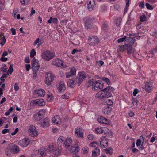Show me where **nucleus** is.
<instances>
[{
	"mask_svg": "<svg viewBox=\"0 0 157 157\" xmlns=\"http://www.w3.org/2000/svg\"><path fill=\"white\" fill-rule=\"evenodd\" d=\"M38 151L42 157L46 155L47 153L52 154L54 155L57 156L61 152L60 148H57L54 145L52 144L49 145L47 148H45L44 150L43 148H41L39 149Z\"/></svg>",
	"mask_w": 157,
	"mask_h": 157,
	"instance_id": "1",
	"label": "nucleus"
},
{
	"mask_svg": "<svg viewBox=\"0 0 157 157\" xmlns=\"http://www.w3.org/2000/svg\"><path fill=\"white\" fill-rule=\"evenodd\" d=\"M114 90V88L110 86H108L102 90L98 92L95 95L97 98L102 99L110 97L111 92Z\"/></svg>",
	"mask_w": 157,
	"mask_h": 157,
	"instance_id": "2",
	"label": "nucleus"
},
{
	"mask_svg": "<svg viewBox=\"0 0 157 157\" xmlns=\"http://www.w3.org/2000/svg\"><path fill=\"white\" fill-rule=\"evenodd\" d=\"M20 151L18 147L13 143H10L8 144L7 148L5 150V152L6 155L10 156V152L14 154L18 153Z\"/></svg>",
	"mask_w": 157,
	"mask_h": 157,
	"instance_id": "3",
	"label": "nucleus"
},
{
	"mask_svg": "<svg viewBox=\"0 0 157 157\" xmlns=\"http://www.w3.org/2000/svg\"><path fill=\"white\" fill-rule=\"evenodd\" d=\"M32 64V68L33 69V78H36L37 77V72L39 70L40 68V65L38 61L35 58H33L31 61Z\"/></svg>",
	"mask_w": 157,
	"mask_h": 157,
	"instance_id": "4",
	"label": "nucleus"
},
{
	"mask_svg": "<svg viewBox=\"0 0 157 157\" xmlns=\"http://www.w3.org/2000/svg\"><path fill=\"white\" fill-rule=\"evenodd\" d=\"M41 56L45 61H49L54 57L55 54L50 50H46L42 52Z\"/></svg>",
	"mask_w": 157,
	"mask_h": 157,
	"instance_id": "5",
	"label": "nucleus"
},
{
	"mask_svg": "<svg viewBox=\"0 0 157 157\" xmlns=\"http://www.w3.org/2000/svg\"><path fill=\"white\" fill-rule=\"evenodd\" d=\"M132 45L129 44H125L121 46L119 49L120 51H125L128 55L132 54L134 53V51Z\"/></svg>",
	"mask_w": 157,
	"mask_h": 157,
	"instance_id": "6",
	"label": "nucleus"
},
{
	"mask_svg": "<svg viewBox=\"0 0 157 157\" xmlns=\"http://www.w3.org/2000/svg\"><path fill=\"white\" fill-rule=\"evenodd\" d=\"M99 42L100 40L97 36H91L88 37V42L90 45H96Z\"/></svg>",
	"mask_w": 157,
	"mask_h": 157,
	"instance_id": "7",
	"label": "nucleus"
},
{
	"mask_svg": "<svg viewBox=\"0 0 157 157\" xmlns=\"http://www.w3.org/2000/svg\"><path fill=\"white\" fill-rule=\"evenodd\" d=\"M46 111L44 109L40 110L38 113H36L33 116V119L35 121H40L45 113Z\"/></svg>",
	"mask_w": 157,
	"mask_h": 157,
	"instance_id": "8",
	"label": "nucleus"
},
{
	"mask_svg": "<svg viewBox=\"0 0 157 157\" xmlns=\"http://www.w3.org/2000/svg\"><path fill=\"white\" fill-rule=\"evenodd\" d=\"M54 75L51 73L48 72L45 75V83L48 85H50L53 82Z\"/></svg>",
	"mask_w": 157,
	"mask_h": 157,
	"instance_id": "9",
	"label": "nucleus"
},
{
	"mask_svg": "<svg viewBox=\"0 0 157 157\" xmlns=\"http://www.w3.org/2000/svg\"><path fill=\"white\" fill-rule=\"evenodd\" d=\"M52 64L56 67L62 68H65L67 66L63 63V61L59 58H57L54 59L52 61Z\"/></svg>",
	"mask_w": 157,
	"mask_h": 157,
	"instance_id": "10",
	"label": "nucleus"
},
{
	"mask_svg": "<svg viewBox=\"0 0 157 157\" xmlns=\"http://www.w3.org/2000/svg\"><path fill=\"white\" fill-rule=\"evenodd\" d=\"M30 104L31 106H35L36 105L42 106L45 105V103L43 99H40L32 101Z\"/></svg>",
	"mask_w": 157,
	"mask_h": 157,
	"instance_id": "11",
	"label": "nucleus"
},
{
	"mask_svg": "<svg viewBox=\"0 0 157 157\" xmlns=\"http://www.w3.org/2000/svg\"><path fill=\"white\" fill-rule=\"evenodd\" d=\"M28 132L30 136L32 137H36L38 135V132L36 130V128L33 125L29 126Z\"/></svg>",
	"mask_w": 157,
	"mask_h": 157,
	"instance_id": "12",
	"label": "nucleus"
},
{
	"mask_svg": "<svg viewBox=\"0 0 157 157\" xmlns=\"http://www.w3.org/2000/svg\"><path fill=\"white\" fill-rule=\"evenodd\" d=\"M103 84L100 81H94V86H93L92 89L93 90H99L103 87Z\"/></svg>",
	"mask_w": 157,
	"mask_h": 157,
	"instance_id": "13",
	"label": "nucleus"
},
{
	"mask_svg": "<svg viewBox=\"0 0 157 157\" xmlns=\"http://www.w3.org/2000/svg\"><path fill=\"white\" fill-rule=\"evenodd\" d=\"M108 139L105 136L101 137L100 140V146L103 149L106 147L108 146Z\"/></svg>",
	"mask_w": 157,
	"mask_h": 157,
	"instance_id": "14",
	"label": "nucleus"
},
{
	"mask_svg": "<svg viewBox=\"0 0 157 157\" xmlns=\"http://www.w3.org/2000/svg\"><path fill=\"white\" fill-rule=\"evenodd\" d=\"M49 119L47 117L44 119L40 122V124L42 127L46 128L49 126Z\"/></svg>",
	"mask_w": 157,
	"mask_h": 157,
	"instance_id": "15",
	"label": "nucleus"
},
{
	"mask_svg": "<svg viewBox=\"0 0 157 157\" xmlns=\"http://www.w3.org/2000/svg\"><path fill=\"white\" fill-rule=\"evenodd\" d=\"M30 140L28 139L25 138L20 140L19 142V145L23 147H26L29 144Z\"/></svg>",
	"mask_w": 157,
	"mask_h": 157,
	"instance_id": "16",
	"label": "nucleus"
},
{
	"mask_svg": "<svg viewBox=\"0 0 157 157\" xmlns=\"http://www.w3.org/2000/svg\"><path fill=\"white\" fill-rule=\"evenodd\" d=\"M34 94L37 96L43 97L45 94V92L43 89H40L35 91Z\"/></svg>",
	"mask_w": 157,
	"mask_h": 157,
	"instance_id": "17",
	"label": "nucleus"
},
{
	"mask_svg": "<svg viewBox=\"0 0 157 157\" xmlns=\"http://www.w3.org/2000/svg\"><path fill=\"white\" fill-rule=\"evenodd\" d=\"M93 21V19L90 18H87L85 22V27L88 29L90 28L91 24Z\"/></svg>",
	"mask_w": 157,
	"mask_h": 157,
	"instance_id": "18",
	"label": "nucleus"
},
{
	"mask_svg": "<svg viewBox=\"0 0 157 157\" xmlns=\"http://www.w3.org/2000/svg\"><path fill=\"white\" fill-rule=\"evenodd\" d=\"M52 121L55 124H58L61 123V120L59 116L57 115L55 116L52 118Z\"/></svg>",
	"mask_w": 157,
	"mask_h": 157,
	"instance_id": "19",
	"label": "nucleus"
},
{
	"mask_svg": "<svg viewBox=\"0 0 157 157\" xmlns=\"http://www.w3.org/2000/svg\"><path fill=\"white\" fill-rule=\"evenodd\" d=\"M112 108L109 106H105L102 109V112L105 114L110 115Z\"/></svg>",
	"mask_w": 157,
	"mask_h": 157,
	"instance_id": "20",
	"label": "nucleus"
},
{
	"mask_svg": "<svg viewBox=\"0 0 157 157\" xmlns=\"http://www.w3.org/2000/svg\"><path fill=\"white\" fill-rule=\"evenodd\" d=\"M72 142V140L71 138H67L64 142V146L66 148H68Z\"/></svg>",
	"mask_w": 157,
	"mask_h": 157,
	"instance_id": "21",
	"label": "nucleus"
},
{
	"mask_svg": "<svg viewBox=\"0 0 157 157\" xmlns=\"http://www.w3.org/2000/svg\"><path fill=\"white\" fill-rule=\"evenodd\" d=\"M79 151V149L78 147H71L69 149V151L70 153H74L76 154Z\"/></svg>",
	"mask_w": 157,
	"mask_h": 157,
	"instance_id": "22",
	"label": "nucleus"
},
{
	"mask_svg": "<svg viewBox=\"0 0 157 157\" xmlns=\"http://www.w3.org/2000/svg\"><path fill=\"white\" fill-rule=\"evenodd\" d=\"M100 153V149L97 147L92 151V157H97L99 155Z\"/></svg>",
	"mask_w": 157,
	"mask_h": 157,
	"instance_id": "23",
	"label": "nucleus"
},
{
	"mask_svg": "<svg viewBox=\"0 0 157 157\" xmlns=\"http://www.w3.org/2000/svg\"><path fill=\"white\" fill-rule=\"evenodd\" d=\"M98 121L99 123L103 124H107L109 123L108 120L102 116H100L99 118H98Z\"/></svg>",
	"mask_w": 157,
	"mask_h": 157,
	"instance_id": "24",
	"label": "nucleus"
},
{
	"mask_svg": "<svg viewBox=\"0 0 157 157\" xmlns=\"http://www.w3.org/2000/svg\"><path fill=\"white\" fill-rule=\"evenodd\" d=\"M79 78L78 79L79 83L78 85L79 86L80 83L82 82L83 79L86 78L85 75L83 73L80 72L79 73Z\"/></svg>",
	"mask_w": 157,
	"mask_h": 157,
	"instance_id": "25",
	"label": "nucleus"
},
{
	"mask_svg": "<svg viewBox=\"0 0 157 157\" xmlns=\"http://www.w3.org/2000/svg\"><path fill=\"white\" fill-rule=\"evenodd\" d=\"M66 87L65 84L61 82L59 85V86L58 88V90L59 92H63L65 90Z\"/></svg>",
	"mask_w": 157,
	"mask_h": 157,
	"instance_id": "26",
	"label": "nucleus"
},
{
	"mask_svg": "<svg viewBox=\"0 0 157 157\" xmlns=\"http://www.w3.org/2000/svg\"><path fill=\"white\" fill-rule=\"evenodd\" d=\"M75 79L74 78H73V79H69L67 82L68 86L71 87H74L75 85Z\"/></svg>",
	"mask_w": 157,
	"mask_h": 157,
	"instance_id": "27",
	"label": "nucleus"
},
{
	"mask_svg": "<svg viewBox=\"0 0 157 157\" xmlns=\"http://www.w3.org/2000/svg\"><path fill=\"white\" fill-rule=\"evenodd\" d=\"M75 134H77L78 137L81 138L83 137V133L80 131L79 128H76L75 130Z\"/></svg>",
	"mask_w": 157,
	"mask_h": 157,
	"instance_id": "28",
	"label": "nucleus"
},
{
	"mask_svg": "<svg viewBox=\"0 0 157 157\" xmlns=\"http://www.w3.org/2000/svg\"><path fill=\"white\" fill-rule=\"evenodd\" d=\"M151 87L152 86H150V83L147 82L145 83V89L146 92L148 93L150 92L151 90Z\"/></svg>",
	"mask_w": 157,
	"mask_h": 157,
	"instance_id": "29",
	"label": "nucleus"
},
{
	"mask_svg": "<svg viewBox=\"0 0 157 157\" xmlns=\"http://www.w3.org/2000/svg\"><path fill=\"white\" fill-rule=\"evenodd\" d=\"M104 129H105V128L98 127L95 128V131L97 133L101 134L104 133L105 134V132H104Z\"/></svg>",
	"mask_w": 157,
	"mask_h": 157,
	"instance_id": "30",
	"label": "nucleus"
},
{
	"mask_svg": "<svg viewBox=\"0 0 157 157\" xmlns=\"http://www.w3.org/2000/svg\"><path fill=\"white\" fill-rule=\"evenodd\" d=\"M103 104L105 105H108L109 106L113 104V102L111 100L105 98L103 102Z\"/></svg>",
	"mask_w": 157,
	"mask_h": 157,
	"instance_id": "31",
	"label": "nucleus"
},
{
	"mask_svg": "<svg viewBox=\"0 0 157 157\" xmlns=\"http://www.w3.org/2000/svg\"><path fill=\"white\" fill-rule=\"evenodd\" d=\"M126 41L131 43V44L132 45L135 42V39L132 37L129 36L128 37H126Z\"/></svg>",
	"mask_w": 157,
	"mask_h": 157,
	"instance_id": "32",
	"label": "nucleus"
},
{
	"mask_svg": "<svg viewBox=\"0 0 157 157\" xmlns=\"http://www.w3.org/2000/svg\"><path fill=\"white\" fill-rule=\"evenodd\" d=\"M92 2L91 1H89L87 3V8L88 10L90 11H92L94 7V4H91Z\"/></svg>",
	"mask_w": 157,
	"mask_h": 157,
	"instance_id": "33",
	"label": "nucleus"
},
{
	"mask_svg": "<svg viewBox=\"0 0 157 157\" xmlns=\"http://www.w3.org/2000/svg\"><path fill=\"white\" fill-rule=\"evenodd\" d=\"M64 138L63 136H60L58 138L57 140V144L58 145H60L62 144Z\"/></svg>",
	"mask_w": 157,
	"mask_h": 157,
	"instance_id": "34",
	"label": "nucleus"
},
{
	"mask_svg": "<svg viewBox=\"0 0 157 157\" xmlns=\"http://www.w3.org/2000/svg\"><path fill=\"white\" fill-rule=\"evenodd\" d=\"M121 21V18H117L115 21L116 25L117 27H120V24Z\"/></svg>",
	"mask_w": 157,
	"mask_h": 157,
	"instance_id": "35",
	"label": "nucleus"
},
{
	"mask_svg": "<svg viewBox=\"0 0 157 157\" xmlns=\"http://www.w3.org/2000/svg\"><path fill=\"white\" fill-rule=\"evenodd\" d=\"M101 29L105 32L107 31L108 30L107 25L105 23L103 24L101 26Z\"/></svg>",
	"mask_w": 157,
	"mask_h": 157,
	"instance_id": "36",
	"label": "nucleus"
},
{
	"mask_svg": "<svg viewBox=\"0 0 157 157\" xmlns=\"http://www.w3.org/2000/svg\"><path fill=\"white\" fill-rule=\"evenodd\" d=\"M102 80L104 82H106L107 84L109 85L110 84V82L109 79L106 77H102Z\"/></svg>",
	"mask_w": 157,
	"mask_h": 157,
	"instance_id": "37",
	"label": "nucleus"
},
{
	"mask_svg": "<svg viewBox=\"0 0 157 157\" xmlns=\"http://www.w3.org/2000/svg\"><path fill=\"white\" fill-rule=\"evenodd\" d=\"M53 99V97L51 94L47 95V100L48 101L51 102Z\"/></svg>",
	"mask_w": 157,
	"mask_h": 157,
	"instance_id": "38",
	"label": "nucleus"
},
{
	"mask_svg": "<svg viewBox=\"0 0 157 157\" xmlns=\"http://www.w3.org/2000/svg\"><path fill=\"white\" fill-rule=\"evenodd\" d=\"M89 148L87 147H84L82 149V152L84 154H86L88 153Z\"/></svg>",
	"mask_w": 157,
	"mask_h": 157,
	"instance_id": "39",
	"label": "nucleus"
},
{
	"mask_svg": "<svg viewBox=\"0 0 157 157\" xmlns=\"http://www.w3.org/2000/svg\"><path fill=\"white\" fill-rule=\"evenodd\" d=\"M36 55V52L35 50L34 49H32L30 52V57L33 58Z\"/></svg>",
	"mask_w": 157,
	"mask_h": 157,
	"instance_id": "40",
	"label": "nucleus"
},
{
	"mask_svg": "<svg viewBox=\"0 0 157 157\" xmlns=\"http://www.w3.org/2000/svg\"><path fill=\"white\" fill-rule=\"evenodd\" d=\"M76 70L75 67H72L70 70V72H69L73 76L75 75L76 74Z\"/></svg>",
	"mask_w": 157,
	"mask_h": 157,
	"instance_id": "41",
	"label": "nucleus"
},
{
	"mask_svg": "<svg viewBox=\"0 0 157 157\" xmlns=\"http://www.w3.org/2000/svg\"><path fill=\"white\" fill-rule=\"evenodd\" d=\"M129 0H125L126 3V6L125 7L124 9V12L127 11L129 6Z\"/></svg>",
	"mask_w": 157,
	"mask_h": 157,
	"instance_id": "42",
	"label": "nucleus"
},
{
	"mask_svg": "<svg viewBox=\"0 0 157 157\" xmlns=\"http://www.w3.org/2000/svg\"><path fill=\"white\" fill-rule=\"evenodd\" d=\"M104 150L106 152L107 154H112L113 153V151L111 148H108L105 149Z\"/></svg>",
	"mask_w": 157,
	"mask_h": 157,
	"instance_id": "43",
	"label": "nucleus"
},
{
	"mask_svg": "<svg viewBox=\"0 0 157 157\" xmlns=\"http://www.w3.org/2000/svg\"><path fill=\"white\" fill-rule=\"evenodd\" d=\"M126 36H124L123 38H120L119 39L117 40V41L118 43L122 42L124 41H126Z\"/></svg>",
	"mask_w": 157,
	"mask_h": 157,
	"instance_id": "44",
	"label": "nucleus"
},
{
	"mask_svg": "<svg viewBox=\"0 0 157 157\" xmlns=\"http://www.w3.org/2000/svg\"><path fill=\"white\" fill-rule=\"evenodd\" d=\"M146 8L148 10H151L153 9V7L149 3H147L145 4Z\"/></svg>",
	"mask_w": 157,
	"mask_h": 157,
	"instance_id": "45",
	"label": "nucleus"
},
{
	"mask_svg": "<svg viewBox=\"0 0 157 157\" xmlns=\"http://www.w3.org/2000/svg\"><path fill=\"white\" fill-rule=\"evenodd\" d=\"M140 21L142 22H144L146 20V17L145 15L143 14L140 18Z\"/></svg>",
	"mask_w": 157,
	"mask_h": 157,
	"instance_id": "46",
	"label": "nucleus"
},
{
	"mask_svg": "<svg viewBox=\"0 0 157 157\" xmlns=\"http://www.w3.org/2000/svg\"><path fill=\"white\" fill-rule=\"evenodd\" d=\"M98 145L97 142L96 141L90 143L89 146L91 147H95Z\"/></svg>",
	"mask_w": 157,
	"mask_h": 157,
	"instance_id": "47",
	"label": "nucleus"
},
{
	"mask_svg": "<svg viewBox=\"0 0 157 157\" xmlns=\"http://www.w3.org/2000/svg\"><path fill=\"white\" fill-rule=\"evenodd\" d=\"M13 65L11 64L10 65V67L8 69V72L10 74H11L12 72L13 71Z\"/></svg>",
	"mask_w": 157,
	"mask_h": 157,
	"instance_id": "48",
	"label": "nucleus"
},
{
	"mask_svg": "<svg viewBox=\"0 0 157 157\" xmlns=\"http://www.w3.org/2000/svg\"><path fill=\"white\" fill-rule=\"evenodd\" d=\"M29 0H20V2L21 4H27Z\"/></svg>",
	"mask_w": 157,
	"mask_h": 157,
	"instance_id": "49",
	"label": "nucleus"
},
{
	"mask_svg": "<svg viewBox=\"0 0 157 157\" xmlns=\"http://www.w3.org/2000/svg\"><path fill=\"white\" fill-rule=\"evenodd\" d=\"M138 100L136 98H133L132 99V102L133 104V105L134 104H136L137 102H138Z\"/></svg>",
	"mask_w": 157,
	"mask_h": 157,
	"instance_id": "50",
	"label": "nucleus"
},
{
	"mask_svg": "<svg viewBox=\"0 0 157 157\" xmlns=\"http://www.w3.org/2000/svg\"><path fill=\"white\" fill-rule=\"evenodd\" d=\"M139 91L138 89L136 88L134 89L133 93V96H136L137 94L138 93Z\"/></svg>",
	"mask_w": 157,
	"mask_h": 157,
	"instance_id": "51",
	"label": "nucleus"
},
{
	"mask_svg": "<svg viewBox=\"0 0 157 157\" xmlns=\"http://www.w3.org/2000/svg\"><path fill=\"white\" fill-rule=\"evenodd\" d=\"M87 138L89 140H92L94 139V136L92 134H90L88 136Z\"/></svg>",
	"mask_w": 157,
	"mask_h": 157,
	"instance_id": "52",
	"label": "nucleus"
},
{
	"mask_svg": "<svg viewBox=\"0 0 157 157\" xmlns=\"http://www.w3.org/2000/svg\"><path fill=\"white\" fill-rule=\"evenodd\" d=\"M14 90L16 91H17L18 90L19 87L18 86V84L17 83H15L14 85Z\"/></svg>",
	"mask_w": 157,
	"mask_h": 157,
	"instance_id": "53",
	"label": "nucleus"
},
{
	"mask_svg": "<svg viewBox=\"0 0 157 157\" xmlns=\"http://www.w3.org/2000/svg\"><path fill=\"white\" fill-rule=\"evenodd\" d=\"M136 145L137 147L140 146L141 144V140L140 139L137 140L136 142Z\"/></svg>",
	"mask_w": 157,
	"mask_h": 157,
	"instance_id": "54",
	"label": "nucleus"
},
{
	"mask_svg": "<svg viewBox=\"0 0 157 157\" xmlns=\"http://www.w3.org/2000/svg\"><path fill=\"white\" fill-rule=\"evenodd\" d=\"M0 60L2 62H6L8 60L7 58L4 57H2L0 59Z\"/></svg>",
	"mask_w": 157,
	"mask_h": 157,
	"instance_id": "55",
	"label": "nucleus"
},
{
	"mask_svg": "<svg viewBox=\"0 0 157 157\" xmlns=\"http://www.w3.org/2000/svg\"><path fill=\"white\" fill-rule=\"evenodd\" d=\"M58 22V20L57 18H52V23L54 24H57Z\"/></svg>",
	"mask_w": 157,
	"mask_h": 157,
	"instance_id": "56",
	"label": "nucleus"
},
{
	"mask_svg": "<svg viewBox=\"0 0 157 157\" xmlns=\"http://www.w3.org/2000/svg\"><path fill=\"white\" fill-rule=\"evenodd\" d=\"M9 132V129H4L2 131V134H6V133Z\"/></svg>",
	"mask_w": 157,
	"mask_h": 157,
	"instance_id": "57",
	"label": "nucleus"
},
{
	"mask_svg": "<svg viewBox=\"0 0 157 157\" xmlns=\"http://www.w3.org/2000/svg\"><path fill=\"white\" fill-rule=\"evenodd\" d=\"M61 98L63 99H67L69 98V96L66 94H64V95H62Z\"/></svg>",
	"mask_w": 157,
	"mask_h": 157,
	"instance_id": "58",
	"label": "nucleus"
},
{
	"mask_svg": "<svg viewBox=\"0 0 157 157\" xmlns=\"http://www.w3.org/2000/svg\"><path fill=\"white\" fill-rule=\"evenodd\" d=\"M10 30H11V31L12 32V35H15L16 34V31H15V29H14L13 28H11V29H10Z\"/></svg>",
	"mask_w": 157,
	"mask_h": 157,
	"instance_id": "59",
	"label": "nucleus"
},
{
	"mask_svg": "<svg viewBox=\"0 0 157 157\" xmlns=\"http://www.w3.org/2000/svg\"><path fill=\"white\" fill-rule=\"evenodd\" d=\"M139 6L141 8L144 7V5L143 2H140L139 4Z\"/></svg>",
	"mask_w": 157,
	"mask_h": 157,
	"instance_id": "60",
	"label": "nucleus"
},
{
	"mask_svg": "<svg viewBox=\"0 0 157 157\" xmlns=\"http://www.w3.org/2000/svg\"><path fill=\"white\" fill-rule=\"evenodd\" d=\"M40 42V39L39 38H37L34 42L33 45L36 46L37 44Z\"/></svg>",
	"mask_w": 157,
	"mask_h": 157,
	"instance_id": "61",
	"label": "nucleus"
},
{
	"mask_svg": "<svg viewBox=\"0 0 157 157\" xmlns=\"http://www.w3.org/2000/svg\"><path fill=\"white\" fill-rule=\"evenodd\" d=\"M25 61L26 63H29L30 62L29 57H26L25 58Z\"/></svg>",
	"mask_w": 157,
	"mask_h": 157,
	"instance_id": "62",
	"label": "nucleus"
},
{
	"mask_svg": "<svg viewBox=\"0 0 157 157\" xmlns=\"http://www.w3.org/2000/svg\"><path fill=\"white\" fill-rule=\"evenodd\" d=\"M66 77L67 78L73 76L69 72L66 73Z\"/></svg>",
	"mask_w": 157,
	"mask_h": 157,
	"instance_id": "63",
	"label": "nucleus"
},
{
	"mask_svg": "<svg viewBox=\"0 0 157 157\" xmlns=\"http://www.w3.org/2000/svg\"><path fill=\"white\" fill-rule=\"evenodd\" d=\"M7 68L4 67H2L0 68L1 71L3 72H6L7 71Z\"/></svg>",
	"mask_w": 157,
	"mask_h": 157,
	"instance_id": "64",
	"label": "nucleus"
}]
</instances>
